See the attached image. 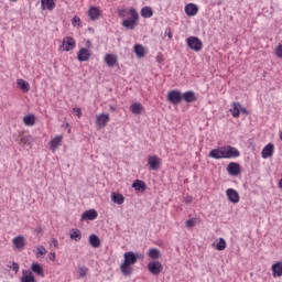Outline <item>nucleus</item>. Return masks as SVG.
<instances>
[{"label":"nucleus","mask_w":282,"mask_h":282,"mask_svg":"<svg viewBox=\"0 0 282 282\" xmlns=\"http://www.w3.org/2000/svg\"><path fill=\"white\" fill-rule=\"evenodd\" d=\"M239 155H241V152H239V150L232 145L213 149L208 154V156L213 158L214 160H232L235 158H239Z\"/></svg>","instance_id":"f257e3e1"},{"label":"nucleus","mask_w":282,"mask_h":282,"mask_svg":"<svg viewBox=\"0 0 282 282\" xmlns=\"http://www.w3.org/2000/svg\"><path fill=\"white\" fill-rule=\"evenodd\" d=\"M123 263L120 265V271L123 276H131L133 274V267L138 263V256L133 251H127L123 253Z\"/></svg>","instance_id":"f03ea898"},{"label":"nucleus","mask_w":282,"mask_h":282,"mask_svg":"<svg viewBox=\"0 0 282 282\" xmlns=\"http://www.w3.org/2000/svg\"><path fill=\"white\" fill-rule=\"evenodd\" d=\"M187 47L189 50H193L194 52H202L204 44L202 43V40L197 36H189L187 40Z\"/></svg>","instance_id":"7ed1b4c3"},{"label":"nucleus","mask_w":282,"mask_h":282,"mask_svg":"<svg viewBox=\"0 0 282 282\" xmlns=\"http://www.w3.org/2000/svg\"><path fill=\"white\" fill-rule=\"evenodd\" d=\"M148 270L150 274L158 276V274H162V270H164V267L162 265V262L158 260H152L148 263Z\"/></svg>","instance_id":"20e7f679"},{"label":"nucleus","mask_w":282,"mask_h":282,"mask_svg":"<svg viewBox=\"0 0 282 282\" xmlns=\"http://www.w3.org/2000/svg\"><path fill=\"white\" fill-rule=\"evenodd\" d=\"M167 102L171 105H180L182 102V91L173 89L167 93Z\"/></svg>","instance_id":"39448f33"},{"label":"nucleus","mask_w":282,"mask_h":282,"mask_svg":"<svg viewBox=\"0 0 282 282\" xmlns=\"http://www.w3.org/2000/svg\"><path fill=\"white\" fill-rule=\"evenodd\" d=\"M64 52H72L76 47V41L72 36H66L63 39L62 46Z\"/></svg>","instance_id":"423d86ee"},{"label":"nucleus","mask_w":282,"mask_h":282,"mask_svg":"<svg viewBox=\"0 0 282 282\" xmlns=\"http://www.w3.org/2000/svg\"><path fill=\"white\" fill-rule=\"evenodd\" d=\"M12 243L19 252L25 249V236H17L13 238Z\"/></svg>","instance_id":"0eeeda50"},{"label":"nucleus","mask_w":282,"mask_h":282,"mask_svg":"<svg viewBox=\"0 0 282 282\" xmlns=\"http://www.w3.org/2000/svg\"><path fill=\"white\" fill-rule=\"evenodd\" d=\"M89 58H91V52L89 51V48H80L78 51L77 61H79V63H85L89 61Z\"/></svg>","instance_id":"6e6552de"},{"label":"nucleus","mask_w":282,"mask_h":282,"mask_svg":"<svg viewBox=\"0 0 282 282\" xmlns=\"http://www.w3.org/2000/svg\"><path fill=\"white\" fill-rule=\"evenodd\" d=\"M148 164L152 171H160V164H162V160L156 155H153L148 159Z\"/></svg>","instance_id":"1a4fd4ad"},{"label":"nucleus","mask_w":282,"mask_h":282,"mask_svg":"<svg viewBox=\"0 0 282 282\" xmlns=\"http://www.w3.org/2000/svg\"><path fill=\"white\" fill-rule=\"evenodd\" d=\"M109 113H101L97 116L96 118V124L99 127V129H102L104 127H107V123L109 122Z\"/></svg>","instance_id":"9d476101"},{"label":"nucleus","mask_w":282,"mask_h":282,"mask_svg":"<svg viewBox=\"0 0 282 282\" xmlns=\"http://www.w3.org/2000/svg\"><path fill=\"white\" fill-rule=\"evenodd\" d=\"M274 155V145L272 143L267 144L262 152H261V158L263 160H268V158H272Z\"/></svg>","instance_id":"9b49d317"},{"label":"nucleus","mask_w":282,"mask_h":282,"mask_svg":"<svg viewBox=\"0 0 282 282\" xmlns=\"http://www.w3.org/2000/svg\"><path fill=\"white\" fill-rule=\"evenodd\" d=\"M229 202L232 204H239V192L237 189L228 188L226 191Z\"/></svg>","instance_id":"f8f14e48"},{"label":"nucleus","mask_w":282,"mask_h":282,"mask_svg":"<svg viewBox=\"0 0 282 282\" xmlns=\"http://www.w3.org/2000/svg\"><path fill=\"white\" fill-rule=\"evenodd\" d=\"M31 272L36 274V276H45V269H43V265L39 262H33L31 264Z\"/></svg>","instance_id":"ddd939ff"},{"label":"nucleus","mask_w":282,"mask_h":282,"mask_svg":"<svg viewBox=\"0 0 282 282\" xmlns=\"http://www.w3.org/2000/svg\"><path fill=\"white\" fill-rule=\"evenodd\" d=\"M227 172L229 175H239V173H241V165H239V163L231 162L227 165Z\"/></svg>","instance_id":"4468645a"},{"label":"nucleus","mask_w":282,"mask_h":282,"mask_svg":"<svg viewBox=\"0 0 282 282\" xmlns=\"http://www.w3.org/2000/svg\"><path fill=\"white\" fill-rule=\"evenodd\" d=\"M98 217V212L96 209H88L84 212L82 215V221H85V219H88L89 221H94Z\"/></svg>","instance_id":"2eb2a0df"},{"label":"nucleus","mask_w":282,"mask_h":282,"mask_svg":"<svg viewBox=\"0 0 282 282\" xmlns=\"http://www.w3.org/2000/svg\"><path fill=\"white\" fill-rule=\"evenodd\" d=\"M20 281L21 282H36V278L34 276V273H32V271L23 270Z\"/></svg>","instance_id":"dca6fc26"},{"label":"nucleus","mask_w":282,"mask_h":282,"mask_svg":"<svg viewBox=\"0 0 282 282\" xmlns=\"http://www.w3.org/2000/svg\"><path fill=\"white\" fill-rule=\"evenodd\" d=\"M197 12H199V8L197 7V4L189 3L185 6V14H187V17H195Z\"/></svg>","instance_id":"f3484780"},{"label":"nucleus","mask_w":282,"mask_h":282,"mask_svg":"<svg viewBox=\"0 0 282 282\" xmlns=\"http://www.w3.org/2000/svg\"><path fill=\"white\" fill-rule=\"evenodd\" d=\"M182 100H184L185 102H195L197 100V96L193 90H187L182 94Z\"/></svg>","instance_id":"a211bd4d"},{"label":"nucleus","mask_w":282,"mask_h":282,"mask_svg":"<svg viewBox=\"0 0 282 282\" xmlns=\"http://www.w3.org/2000/svg\"><path fill=\"white\" fill-rule=\"evenodd\" d=\"M88 15L91 21H98V19H100V9H98V7H90L88 10Z\"/></svg>","instance_id":"6ab92c4d"},{"label":"nucleus","mask_w":282,"mask_h":282,"mask_svg":"<svg viewBox=\"0 0 282 282\" xmlns=\"http://www.w3.org/2000/svg\"><path fill=\"white\" fill-rule=\"evenodd\" d=\"M105 63L108 67H115V65L118 63V56L113 54H106Z\"/></svg>","instance_id":"aec40b11"},{"label":"nucleus","mask_w":282,"mask_h":282,"mask_svg":"<svg viewBox=\"0 0 282 282\" xmlns=\"http://www.w3.org/2000/svg\"><path fill=\"white\" fill-rule=\"evenodd\" d=\"M134 54L138 56V58H144V56L147 55V48H144L142 44H135Z\"/></svg>","instance_id":"412c9836"},{"label":"nucleus","mask_w":282,"mask_h":282,"mask_svg":"<svg viewBox=\"0 0 282 282\" xmlns=\"http://www.w3.org/2000/svg\"><path fill=\"white\" fill-rule=\"evenodd\" d=\"M25 127H34L36 124V117L34 115H26L23 117Z\"/></svg>","instance_id":"4be33fe9"},{"label":"nucleus","mask_w":282,"mask_h":282,"mask_svg":"<svg viewBox=\"0 0 282 282\" xmlns=\"http://www.w3.org/2000/svg\"><path fill=\"white\" fill-rule=\"evenodd\" d=\"M42 10H54L56 3L54 0H41Z\"/></svg>","instance_id":"5701e85b"},{"label":"nucleus","mask_w":282,"mask_h":282,"mask_svg":"<svg viewBox=\"0 0 282 282\" xmlns=\"http://www.w3.org/2000/svg\"><path fill=\"white\" fill-rule=\"evenodd\" d=\"M122 26L126 28V30H135V28H138V22L131 19H126L122 21Z\"/></svg>","instance_id":"b1692460"},{"label":"nucleus","mask_w":282,"mask_h":282,"mask_svg":"<svg viewBox=\"0 0 282 282\" xmlns=\"http://www.w3.org/2000/svg\"><path fill=\"white\" fill-rule=\"evenodd\" d=\"M111 199L115 204H118V206H121V204H124V196L122 194H118L116 192L111 193Z\"/></svg>","instance_id":"393cba45"},{"label":"nucleus","mask_w":282,"mask_h":282,"mask_svg":"<svg viewBox=\"0 0 282 282\" xmlns=\"http://www.w3.org/2000/svg\"><path fill=\"white\" fill-rule=\"evenodd\" d=\"M271 270L273 272V276H282V262L273 263Z\"/></svg>","instance_id":"a878e982"},{"label":"nucleus","mask_w":282,"mask_h":282,"mask_svg":"<svg viewBox=\"0 0 282 282\" xmlns=\"http://www.w3.org/2000/svg\"><path fill=\"white\" fill-rule=\"evenodd\" d=\"M89 245L93 247V248H100V238L97 236V235H90L89 236Z\"/></svg>","instance_id":"bb28decb"},{"label":"nucleus","mask_w":282,"mask_h":282,"mask_svg":"<svg viewBox=\"0 0 282 282\" xmlns=\"http://www.w3.org/2000/svg\"><path fill=\"white\" fill-rule=\"evenodd\" d=\"M143 109H144V107H142V104H140V102H134L130 106L131 112L135 113L137 116H140V113H142Z\"/></svg>","instance_id":"cd10ccee"},{"label":"nucleus","mask_w":282,"mask_h":282,"mask_svg":"<svg viewBox=\"0 0 282 282\" xmlns=\"http://www.w3.org/2000/svg\"><path fill=\"white\" fill-rule=\"evenodd\" d=\"M132 188H134V191H147V183L135 180L132 184Z\"/></svg>","instance_id":"c85d7f7f"},{"label":"nucleus","mask_w":282,"mask_h":282,"mask_svg":"<svg viewBox=\"0 0 282 282\" xmlns=\"http://www.w3.org/2000/svg\"><path fill=\"white\" fill-rule=\"evenodd\" d=\"M141 17H143V19H151V17H153V9L151 7H143L141 9Z\"/></svg>","instance_id":"c756f323"},{"label":"nucleus","mask_w":282,"mask_h":282,"mask_svg":"<svg viewBox=\"0 0 282 282\" xmlns=\"http://www.w3.org/2000/svg\"><path fill=\"white\" fill-rule=\"evenodd\" d=\"M18 85L24 94H28V91H30V83H28L26 80L18 79Z\"/></svg>","instance_id":"7c9ffc66"},{"label":"nucleus","mask_w":282,"mask_h":282,"mask_svg":"<svg viewBox=\"0 0 282 282\" xmlns=\"http://www.w3.org/2000/svg\"><path fill=\"white\" fill-rule=\"evenodd\" d=\"M61 142H63L62 135H57L53 140H51V147H52L53 151L61 147Z\"/></svg>","instance_id":"2f4dec72"},{"label":"nucleus","mask_w":282,"mask_h":282,"mask_svg":"<svg viewBox=\"0 0 282 282\" xmlns=\"http://www.w3.org/2000/svg\"><path fill=\"white\" fill-rule=\"evenodd\" d=\"M70 239H73V241H80L83 239V234L79 229H72Z\"/></svg>","instance_id":"473e14b6"},{"label":"nucleus","mask_w":282,"mask_h":282,"mask_svg":"<svg viewBox=\"0 0 282 282\" xmlns=\"http://www.w3.org/2000/svg\"><path fill=\"white\" fill-rule=\"evenodd\" d=\"M148 257H150V259H160L161 252L159 249L151 248L148 251Z\"/></svg>","instance_id":"72a5a7b5"},{"label":"nucleus","mask_w":282,"mask_h":282,"mask_svg":"<svg viewBox=\"0 0 282 282\" xmlns=\"http://www.w3.org/2000/svg\"><path fill=\"white\" fill-rule=\"evenodd\" d=\"M232 107H234V109H230V111H231L234 118H239L241 104L234 102Z\"/></svg>","instance_id":"f704fd0d"},{"label":"nucleus","mask_w":282,"mask_h":282,"mask_svg":"<svg viewBox=\"0 0 282 282\" xmlns=\"http://www.w3.org/2000/svg\"><path fill=\"white\" fill-rule=\"evenodd\" d=\"M129 14H130V21H134L135 23H138V20L140 19V17L138 15V11L133 8H130Z\"/></svg>","instance_id":"c9c22d12"},{"label":"nucleus","mask_w":282,"mask_h":282,"mask_svg":"<svg viewBox=\"0 0 282 282\" xmlns=\"http://www.w3.org/2000/svg\"><path fill=\"white\" fill-rule=\"evenodd\" d=\"M33 138L32 135H24L21 138V143L25 144L26 147H32V142H33Z\"/></svg>","instance_id":"e433bc0d"},{"label":"nucleus","mask_w":282,"mask_h":282,"mask_svg":"<svg viewBox=\"0 0 282 282\" xmlns=\"http://www.w3.org/2000/svg\"><path fill=\"white\" fill-rule=\"evenodd\" d=\"M80 279H86L87 274H89V268L87 267H79L78 268Z\"/></svg>","instance_id":"4c0bfd02"},{"label":"nucleus","mask_w":282,"mask_h":282,"mask_svg":"<svg viewBox=\"0 0 282 282\" xmlns=\"http://www.w3.org/2000/svg\"><path fill=\"white\" fill-rule=\"evenodd\" d=\"M216 250H226V240L224 238H219V241L216 243Z\"/></svg>","instance_id":"58836bf2"},{"label":"nucleus","mask_w":282,"mask_h":282,"mask_svg":"<svg viewBox=\"0 0 282 282\" xmlns=\"http://www.w3.org/2000/svg\"><path fill=\"white\" fill-rule=\"evenodd\" d=\"M8 268L12 270L15 274H19V263L12 262L11 264H8Z\"/></svg>","instance_id":"ea45409f"},{"label":"nucleus","mask_w":282,"mask_h":282,"mask_svg":"<svg viewBox=\"0 0 282 282\" xmlns=\"http://www.w3.org/2000/svg\"><path fill=\"white\" fill-rule=\"evenodd\" d=\"M39 254H41L43 257V254H47V250L45 249L44 246H39L36 248V256L39 257Z\"/></svg>","instance_id":"a19ab883"},{"label":"nucleus","mask_w":282,"mask_h":282,"mask_svg":"<svg viewBox=\"0 0 282 282\" xmlns=\"http://www.w3.org/2000/svg\"><path fill=\"white\" fill-rule=\"evenodd\" d=\"M72 25L74 28H76V25H78V28H80V18L74 17L73 20H72Z\"/></svg>","instance_id":"79ce46f5"},{"label":"nucleus","mask_w":282,"mask_h":282,"mask_svg":"<svg viewBox=\"0 0 282 282\" xmlns=\"http://www.w3.org/2000/svg\"><path fill=\"white\" fill-rule=\"evenodd\" d=\"M186 228H193L195 226V219H188L185 223Z\"/></svg>","instance_id":"37998d69"},{"label":"nucleus","mask_w":282,"mask_h":282,"mask_svg":"<svg viewBox=\"0 0 282 282\" xmlns=\"http://www.w3.org/2000/svg\"><path fill=\"white\" fill-rule=\"evenodd\" d=\"M164 35L167 36L170 40L173 39V32L171 31V28H166Z\"/></svg>","instance_id":"c03bdc74"},{"label":"nucleus","mask_w":282,"mask_h":282,"mask_svg":"<svg viewBox=\"0 0 282 282\" xmlns=\"http://www.w3.org/2000/svg\"><path fill=\"white\" fill-rule=\"evenodd\" d=\"M278 58H282V45H279L275 50Z\"/></svg>","instance_id":"a18cd8bd"},{"label":"nucleus","mask_w":282,"mask_h":282,"mask_svg":"<svg viewBox=\"0 0 282 282\" xmlns=\"http://www.w3.org/2000/svg\"><path fill=\"white\" fill-rule=\"evenodd\" d=\"M118 14H119V17H126L127 15V9H119L118 10Z\"/></svg>","instance_id":"49530a36"},{"label":"nucleus","mask_w":282,"mask_h":282,"mask_svg":"<svg viewBox=\"0 0 282 282\" xmlns=\"http://www.w3.org/2000/svg\"><path fill=\"white\" fill-rule=\"evenodd\" d=\"M73 111L77 113V118H80V116H83V111L80 110V108H73Z\"/></svg>","instance_id":"de8ad7c7"},{"label":"nucleus","mask_w":282,"mask_h":282,"mask_svg":"<svg viewBox=\"0 0 282 282\" xmlns=\"http://www.w3.org/2000/svg\"><path fill=\"white\" fill-rule=\"evenodd\" d=\"M51 246H54V248H58V240H56V238H52Z\"/></svg>","instance_id":"09e8293b"},{"label":"nucleus","mask_w":282,"mask_h":282,"mask_svg":"<svg viewBox=\"0 0 282 282\" xmlns=\"http://www.w3.org/2000/svg\"><path fill=\"white\" fill-rule=\"evenodd\" d=\"M48 259H50L51 261H55V259H56V253H55V252H51V253L48 254Z\"/></svg>","instance_id":"8fccbe9b"},{"label":"nucleus","mask_w":282,"mask_h":282,"mask_svg":"<svg viewBox=\"0 0 282 282\" xmlns=\"http://www.w3.org/2000/svg\"><path fill=\"white\" fill-rule=\"evenodd\" d=\"M185 202H186V204H191L193 202V197L192 196H187L185 198Z\"/></svg>","instance_id":"3c124183"},{"label":"nucleus","mask_w":282,"mask_h":282,"mask_svg":"<svg viewBox=\"0 0 282 282\" xmlns=\"http://www.w3.org/2000/svg\"><path fill=\"white\" fill-rule=\"evenodd\" d=\"M240 113H246L248 115V110L246 108H240Z\"/></svg>","instance_id":"603ef678"},{"label":"nucleus","mask_w":282,"mask_h":282,"mask_svg":"<svg viewBox=\"0 0 282 282\" xmlns=\"http://www.w3.org/2000/svg\"><path fill=\"white\" fill-rule=\"evenodd\" d=\"M90 45H91V41L88 40V41L86 42V46L89 47Z\"/></svg>","instance_id":"864d4df0"},{"label":"nucleus","mask_w":282,"mask_h":282,"mask_svg":"<svg viewBox=\"0 0 282 282\" xmlns=\"http://www.w3.org/2000/svg\"><path fill=\"white\" fill-rule=\"evenodd\" d=\"M111 111H116V108L113 106H110Z\"/></svg>","instance_id":"5fc2aeb1"},{"label":"nucleus","mask_w":282,"mask_h":282,"mask_svg":"<svg viewBox=\"0 0 282 282\" xmlns=\"http://www.w3.org/2000/svg\"><path fill=\"white\" fill-rule=\"evenodd\" d=\"M158 62H159V63H162V61H161V58H160V57H158Z\"/></svg>","instance_id":"6e6d98bb"},{"label":"nucleus","mask_w":282,"mask_h":282,"mask_svg":"<svg viewBox=\"0 0 282 282\" xmlns=\"http://www.w3.org/2000/svg\"><path fill=\"white\" fill-rule=\"evenodd\" d=\"M10 1L17 2L18 0H10Z\"/></svg>","instance_id":"4d7b16f0"}]
</instances>
